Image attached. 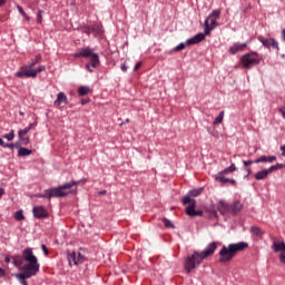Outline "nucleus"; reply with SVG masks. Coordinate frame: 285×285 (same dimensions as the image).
I'll list each match as a JSON object with an SVG mask.
<instances>
[{
	"instance_id": "nucleus-1",
	"label": "nucleus",
	"mask_w": 285,
	"mask_h": 285,
	"mask_svg": "<svg viewBox=\"0 0 285 285\" xmlns=\"http://www.w3.org/2000/svg\"><path fill=\"white\" fill-rule=\"evenodd\" d=\"M82 181H86V179L71 180L69 183H65L63 185H59L58 187L45 189L43 193L37 194L36 197H38L39 199H55L59 197H68L70 193L66 190H70V188L75 186H79V184H82Z\"/></svg>"
},
{
	"instance_id": "nucleus-2",
	"label": "nucleus",
	"mask_w": 285,
	"mask_h": 285,
	"mask_svg": "<svg viewBox=\"0 0 285 285\" xmlns=\"http://www.w3.org/2000/svg\"><path fill=\"white\" fill-rule=\"evenodd\" d=\"M248 248V243L246 242H238V243H232L228 246L223 245L222 249L219 250V259L220 263L230 262L237 255L238 253H242V250H246Z\"/></svg>"
},
{
	"instance_id": "nucleus-3",
	"label": "nucleus",
	"mask_w": 285,
	"mask_h": 285,
	"mask_svg": "<svg viewBox=\"0 0 285 285\" xmlns=\"http://www.w3.org/2000/svg\"><path fill=\"white\" fill-rule=\"evenodd\" d=\"M76 59L83 57L88 59L90 57L89 62L86 63L85 68L88 72H95V68H99L101 60L99 59V53L95 52V49L90 47L81 48L78 52L73 55Z\"/></svg>"
},
{
	"instance_id": "nucleus-4",
	"label": "nucleus",
	"mask_w": 285,
	"mask_h": 285,
	"mask_svg": "<svg viewBox=\"0 0 285 285\" xmlns=\"http://www.w3.org/2000/svg\"><path fill=\"white\" fill-rule=\"evenodd\" d=\"M219 17H222V9H215L205 19L204 33L206 36L210 35V32H213V30H215V28L219 26V23H217V20L219 19Z\"/></svg>"
},
{
	"instance_id": "nucleus-5",
	"label": "nucleus",
	"mask_w": 285,
	"mask_h": 285,
	"mask_svg": "<svg viewBox=\"0 0 285 285\" xmlns=\"http://www.w3.org/2000/svg\"><path fill=\"white\" fill-rule=\"evenodd\" d=\"M204 262V258L202 257V254L199 252H194L193 255H189L185 259V271L186 273H190L191 271H195L199 264Z\"/></svg>"
},
{
	"instance_id": "nucleus-6",
	"label": "nucleus",
	"mask_w": 285,
	"mask_h": 285,
	"mask_svg": "<svg viewBox=\"0 0 285 285\" xmlns=\"http://www.w3.org/2000/svg\"><path fill=\"white\" fill-rule=\"evenodd\" d=\"M235 170H237V167L235 166V163H233L229 167L215 174L214 179L216 181H219L220 184H228V181H230V184H233V186H235L237 184V181L235 179L224 177V175H229L230 173H235Z\"/></svg>"
},
{
	"instance_id": "nucleus-7",
	"label": "nucleus",
	"mask_w": 285,
	"mask_h": 285,
	"mask_svg": "<svg viewBox=\"0 0 285 285\" xmlns=\"http://www.w3.org/2000/svg\"><path fill=\"white\" fill-rule=\"evenodd\" d=\"M240 63H242L243 68L250 70V68H253V66H259L261 60L257 57H253L252 53H245L240 58Z\"/></svg>"
},
{
	"instance_id": "nucleus-8",
	"label": "nucleus",
	"mask_w": 285,
	"mask_h": 285,
	"mask_svg": "<svg viewBox=\"0 0 285 285\" xmlns=\"http://www.w3.org/2000/svg\"><path fill=\"white\" fill-rule=\"evenodd\" d=\"M16 77L19 79H23V77L36 79L37 72H35V69L30 67L29 65L22 66L18 72H16Z\"/></svg>"
},
{
	"instance_id": "nucleus-9",
	"label": "nucleus",
	"mask_w": 285,
	"mask_h": 285,
	"mask_svg": "<svg viewBox=\"0 0 285 285\" xmlns=\"http://www.w3.org/2000/svg\"><path fill=\"white\" fill-rule=\"evenodd\" d=\"M257 39L264 48H267V50H271V47L275 48V50H279V42H277L275 38H264V36H258Z\"/></svg>"
},
{
	"instance_id": "nucleus-10",
	"label": "nucleus",
	"mask_w": 285,
	"mask_h": 285,
	"mask_svg": "<svg viewBox=\"0 0 285 285\" xmlns=\"http://www.w3.org/2000/svg\"><path fill=\"white\" fill-rule=\"evenodd\" d=\"M40 265L39 263H28L22 266V273H26L29 275V277H35L37 273L39 272Z\"/></svg>"
},
{
	"instance_id": "nucleus-11",
	"label": "nucleus",
	"mask_w": 285,
	"mask_h": 285,
	"mask_svg": "<svg viewBox=\"0 0 285 285\" xmlns=\"http://www.w3.org/2000/svg\"><path fill=\"white\" fill-rule=\"evenodd\" d=\"M22 257H23L24 262H28V264H39L37 256H35V253L32 252V248H30V247H27L23 249Z\"/></svg>"
},
{
	"instance_id": "nucleus-12",
	"label": "nucleus",
	"mask_w": 285,
	"mask_h": 285,
	"mask_svg": "<svg viewBox=\"0 0 285 285\" xmlns=\"http://www.w3.org/2000/svg\"><path fill=\"white\" fill-rule=\"evenodd\" d=\"M215 250H217V242L209 243L203 252H200V256L203 259L206 257H210V255H215Z\"/></svg>"
},
{
	"instance_id": "nucleus-13",
	"label": "nucleus",
	"mask_w": 285,
	"mask_h": 285,
	"mask_svg": "<svg viewBox=\"0 0 285 285\" xmlns=\"http://www.w3.org/2000/svg\"><path fill=\"white\" fill-rule=\"evenodd\" d=\"M206 33H197L194 37L187 39L185 41V45L188 46H197V43H202V41H204L206 39Z\"/></svg>"
},
{
	"instance_id": "nucleus-14",
	"label": "nucleus",
	"mask_w": 285,
	"mask_h": 285,
	"mask_svg": "<svg viewBox=\"0 0 285 285\" xmlns=\"http://www.w3.org/2000/svg\"><path fill=\"white\" fill-rule=\"evenodd\" d=\"M248 46V42H235L229 47V55H237V52H244V49Z\"/></svg>"
},
{
	"instance_id": "nucleus-15",
	"label": "nucleus",
	"mask_w": 285,
	"mask_h": 285,
	"mask_svg": "<svg viewBox=\"0 0 285 285\" xmlns=\"http://www.w3.org/2000/svg\"><path fill=\"white\" fill-rule=\"evenodd\" d=\"M33 217L36 219H43L45 217H48V210L43 206H35L32 208Z\"/></svg>"
},
{
	"instance_id": "nucleus-16",
	"label": "nucleus",
	"mask_w": 285,
	"mask_h": 285,
	"mask_svg": "<svg viewBox=\"0 0 285 285\" xmlns=\"http://www.w3.org/2000/svg\"><path fill=\"white\" fill-rule=\"evenodd\" d=\"M216 208L220 215H230V204H227L224 200H219L216 205Z\"/></svg>"
},
{
	"instance_id": "nucleus-17",
	"label": "nucleus",
	"mask_w": 285,
	"mask_h": 285,
	"mask_svg": "<svg viewBox=\"0 0 285 285\" xmlns=\"http://www.w3.org/2000/svg\"><path fill=\"white\" fill-rule=\"evenodd\" d=\"M273 161H277V156H261L254 160V164H273Z\"/></svg>"
},
{
	"instance_id": "nucleus-18",
	"label": "nucleus",
	"mask_w": 285,
	"mask_h": 285,
	"mask_svg": "<svg viewBox=\"0 0 285 285\" xmlns=\"http://www.w3.org/2000/svg\"><path fill=\"white\" fill-rule=\"evenodd\" d=\"M69 266H77L81 264V258H77V252H71L68 254Z\"/></svg>"
},
{
	"instance_id": "nucleus-19",
	"label": "nucleus",
	"mask_w": 285,
	"mask_h": 285,
	"mask_svg": "<svg viewBox=\"0 0 285 285\" xmlns=\"http://www.w3.org/2000/svg\"><path fill=\"white\" fill-rule=\"evenodd\" d=\"M243 208V205L240 202H235L233 204H229V215H237Z\"/></svg>"
},
{
	"instance_id": "nucleus-20",
	"label": "nucleus",
	"mask_w": 285,
	"mask_h": 285,
	"mask_svg": "<svg viewBox=\"0 0 285 285\" xmlns=\"http://www.w3.org/2000/svg\"><path fill=\"white\" fill-rule=\"evenodd\" d=\"M61 104L68 105V96L63 91H60L55 100V106H61Z\"/></svg>"
},
{
	"instance_id": "nucleus-21",
	"label": "nucleus",
	"mask_w": 285,
	"mask_h": 285,
	"mask_svg": "<svg viewBox=\"0 0 285 285\" xmlns=\"http://www.w3.org/2000/svg\"><path fill=\"white\" fill-rule=\"evenodd\" d=\"M274 253H285V243L284 242H274L272 245Z\"/></svg>"
},
{
	"instance_id": "nucleus-22",
	"label": "nucleus",
	"mask_w": 285,
	"mask_h": 285,
	"mask_svg": "<svg viewBox=\"0 0 285 285\" xmlns=\"http://www.w3.org/2000/svg\"><path fill=\"white\" fill-rule=\"evenodd\" d=\"M268 177V171L266 169L259 170L254 175L256 181H262Z\"/></svg>"
},
{
	"instance_id": "nucleus-23",
	"label": "nucleus",
	"mask_w": 285,
	"mask_h": 285,
	"mask_svg": "<svg viewBox=\"0 0 285 285\" xmlns=\"http://www.w3.org/2000/svg\"><path fill=\"white\" fill-rule=\"evenodd\" d=\"M249 232L254 237H262L265 234V232L257 226H252Z\"/></svg>"
},
{
	"instance_id": "nucleus-24",
	"label": "nucleus",
	"mask_w": 285,
	"mask_h": 285,
	"mask_svg": "<svg viewBox=\"0 0 285 285\" xmlns=\"http://www.w3.org/2000/svg\"><path fill=\"white\" fill-rule=\"evenodd\" d=\"M91 27H92L95 37H101V35H104V27L101 24L95 23Z\"/></svg>"
},
{
	"instance_id": "nucleus-25",
	"label": "nucleus",
	"mask_w": 285,
	"mask_h": 285,
	"mask_svg": "<svg viewBox=\"0 0 285 285\" xmlns=\"http://www.w3.org/2000/svg\"><path fill=\"white\" fill-rule=\"evenodd\" d=\"M195 206H197V202H191L186 208V215L189 217H195Z\"/></svg>"
},
{
	"instance_id": "nucleus-26",
	"label": "nucleus",
	"mask_w": 285,
	"mask_h": 285,
	"mask_svg": "<svg viewBox=\"0 0 285 285\" xmlns=\"http://www.w3.org/2000/svg\"><path fill=\"white\" fill-rule=\"evenodd\" d=\"M32 155V149H28L26 147H20L18 150V157H29Z\"/></svg>"
},
{
	"instance_id": "nucleus-27",
	"label": "nucleus",
	"mask_w": 285,
	"mask_h": 285,
	"mask_svg": "<svg viewBox=\"0 0 285 285\" xmlns=\"http://www.w3.org/2000/svg\"><path fill=\"white\" fill-rule=\"evenodd\" d=\"M35 126H37V122H31V124H29V126L26 127L24 129H20V130L18 131V137H21V135H26L27 132L31 131L32 128H35Z\"/></svg>"
},
{
	"instance_id": "nucleus-28",
	"label": "nucleus",
	"mask_w": 285,
	"mask_h": 285,
	"mask_svg": "<svg viewBox=\"0 0 285 285\" xmlns=\"http://www.w3.org/2000/svg\"><path fill=\"white\" fill-rule=\"evenodd\" d=\"M13 218L16 222H23L26 219V216L23 215V209H19L13 214Z\"/></svg>"
},
{
	"instance_id": "nucleus-29",
	"label": "nucleus",
	"mask_w": 285,
	"mask_h": 285,
	"mask_svg": "<svg viewBox=\"0 0 285 285\" xmlns=\"http://www.w3.org/2000/svg\"><path fill=\"white\" fill-rule=\"evenodd\" d=\"M88 92H90V87H88V86H81L78 88V95L80 97H86V95H88Z\"/></svg>"
},
{
	"instance_id": "nucleus-30",
	"label": "nucleus",
	"mask_w": 285,
	"mask_h": 285,
	"mask_svg": "<svg viewBox=\"0 0 285 285\" xmlns=\"http://www.w3.org/2000/svg\"><path fill=\"white\" fill-rule=\"evenodd\" d=\"M282 168H284V164H276L265 170L267 171L268 175H271V173H275V170H279Z\"/></svg>"
},
{
	"instance_id": "nucleus-31",
	"label": "nucleus",
	"mask_w": 285,
	"mask_h": 285,
	"mask_svg": "<svg viewBox=\"0 0 285 285\" xmlns=\"http://www.w3.org/2000/svg\"><path fill=\"white\" fill-rule=\"evenodd\" d=\"M41 59V55H37L27 66H29L30 68H35V66H37V63H39Z\"/></svg>"
},
{
	"instance_id": "nucleus-32",
	"label": "nucleus",
	"mask_w": 285,
	"mask_h": 285,
	"mask_svg": "<svg viewBox=\"0 0 285 285\" xmlns=\"http://www.w3.org/2000/svg\"><path fill=\"white\" fill-rule=\"evenodd\" d=\"M2 139H7V141H13L14 140V129H11L8 134H3Z\"/></svg>"
},
{
	"instance_id": "nucleus-33",
	"label": "nucleus",
	"mask_w": 285,
	"mask_h": 285,
	"mask_svg": "<svg viewBox=\"0 0 285 285\" xmlns=\"http://www.w3.org/2000/svg\"><path fill=\"white\" fill-rule=\"evenodd\" d=\"M202 190H204V188L191 189L188 191V195L189 197H199V195H202Z\"/></svg>"
},
{
	"instance_id": "nucleus-34",
	"label": "nucleus",
	"mask_w": 285,
	"mask_h": 285,
	"mask_svg": "<svg viewBox=\"0 0 285 285\" xmlns=\"http://www.w3.org/2000/svg\"><path fill=\"white\" fill-rule=\"evenodd\" d=\"M224 121V111H220L219 115L214 120V126H219Z\"/></svg>"
},
{
	"instance_id": "nucleus-35",
	"label": "nucleus",
	"mask_w": 285,
	"mask_h": 285,
	"mask_svg": "<svg viewBox=\"0 0 285 285\" xmlns=\"http://www.w3.org/2000/svg\"><path fill=\"white\" fill-rule=\"evenodd\" d=\"M190 197L191 196L188 194L183 197V199H181L183 206H186L187 204L190 205V204H193V202H196L195 199H190Z\"/></svg>"
},
{
	"instance_id": "nucleus-36",
	"label": "nucleus",
	"mask_w": 285,
	"mask_h": 285,
	"mask_svg": "<svg viewBox=\"0 0 285 285\" xmlns=\"http://www.w3.org/2000/svg\"><path fill=\"white\" fill-rule=\"evenodd\" d=\"M16 277H18L20 282H26V279H30V274L22 272V274H16Z\"/></svg>"
},
{
	"instance_id": "nucleus-37",
	"label": "nucleus",
	"mask_w": 285,
	"mask_h": 285,
	"mask_svg": "<svg viewBox=\"0 0 285 285\" xmlns=\"http://www.w3.org/2000/svg\"><path fill=\"white\" fill-rule=\"evenodd\" d=\"M18 139L22 146H28V144H30V137H26V135H21V137H18Z\"/></svg>"
},
{
	"instance_id": "nucleus-38",
	"label": "nucleus",
	"mask_w": 285,
	"mask_h": 285,
	"mask_svg": "<svg viewBox=\"0 0 285 285\" xmlns=\"http://www.w3.org/2000/svg\"><path fill=\"white\" fill-rule=\"evenodd\" d=\"M186 47H187L186 42H180L173 50H170L169 53L170 52H179V50H184V48H186Z\"/></svg>"
},
{
	"instance_id": "nucleus-39",
	"label": "nucleus",
	"mask_w": 285,
	"mask_h": 285,
	"mask_svg": "<svg viewBox=\"0 0 285 285\" xmlns=\"http://www.w3.org/2000/svg\"><path fill=\"white\" fill-rule=\"evenodd\" d=\"M163 223L165 225V228H175V225H173V222L168 218H163Z\"/></svg>"
},
{
	"instance_id": "nucleus-40",
	"label": "nucleus",
	"mask_w": 285,
	"mask_h": 285,
	"mask_svg": "<svg viewBox=\"0 0 285 285\" xmlns=\"http://www.w3.org/2000/svg\"><path fill=\"white\" fill-rule=\"evenodd\" d=\"M37 23H43V10H39L37 13Z\"/></svg>"
},
{
	"instance_id": "nucleus-41",
	"label": "nucleus",
	"mask_w": 285,
	"mask_h": 285,
	"mask_svg": "<svg viewBox=\"0 0 285 285\" xmlns=\"http://www.w3.org/2000/svg\"><path fill=\"white\" fill-rule=\"evenodd\" d=\"M83 32L85 35H88V37H90V35H95V31L92 30V26L85 27Z\"/></svg>"
},
{
	"instance_id": "nucleus-42",
	"label": "nucleus",
	"mask_w": 285,
	"mask_h": 285,
	"mask_svg": "<svg viewBox=\"0 0 285 285\" xmlns=\"http://www.w3.org/2000/svg\"><path fill=\"white\" fill-rule=\"evenodd\" d=\"M2 148H9L10 150H14V144L3 141Z\"/></svg>"
},
{
	"instance_id": "nucleus-43",
	"label": "nucleus",
	"mask_w": 285,
	"mask_h": 285,
	"mask_svg": "<svg viewBox=\"0 0 285 285\" xmlns=\"http://www.w3.org/2000/svg\"><path fill=\"white\" fill-rule=\"evenodd\" d=\"M46 70V66H39L38 68L33 69V72H36V77L39 72H43Z\"/></svg>"
},
{
	"instance_id": "nucleus-44",
	"label": "nucleus",
	"mask_w": 285,
	"mask_h": 285,
	"mask_svg": "<svg viewBox=\"0 0 285 285\" xmlns=\"http://www.w3.org/2000/svg\"><path fill=\"white\" fill-rule=\"evenodd\" d=\"M17 10L22 17H26V11L23 10V7L17 6Z\"/></svg>"
},
{
	"instance_id": "nucleus-45",
	"label": "nucleus",
	"mask_w": 285,
	"mask_h": 285,
	"mask_svg": "<svg viewBox=\"0 0 285 285\" xmlns=\"http://www.w3.org/2000/svg\"><path fill=\"white\" fill-rule=\"evenodd\" d=\"M120 70H122V72H128V65H126V62H124V63L120 66Z\"/></svg>"
},
{
	"instance_id": "nucleus-46",
	"label": "nucleus",
	"mask_w": 285,
	"mask_h": 285,
	"mask_svg": "<svg viewBox=\"0 0 285 285\" xmlns=\"http://www.w3.org/2000/svg\"><path fill=\"white\" fill-rule=\"evenodd\" d=\"M244 166H250L252 164H255V160H243Z\"/></svg>"
},
{
	"instance_id": "nucleus-47",
	"label": "nucleus",
	"mask_w": 285,
	"mask_h": 285,
	"mask_svg": "<svg viewBox=\"0 0 285 285\" xmlns=\"http://www.w3.org/2000/svg\"><path fill=\"white\" fill-rule=\"evenodd\" d=\"M278 112H281L283 119H285V106H284V107H281V108L278 109Z\"/></svg>"
},
{
	"instance_id": "nucleus-48",
	"label": "nucleus",
	"mask_w": 285,
	"mask_h": 285,
	"mask_svg": "<svg viewBox=\"0 0 285 285\" xmlns=\"http://www.w3.org/2000/svg\"><path fill=\"white\" fill-rule=\"evenodd\" d=\"M41 249L45 253L46 256H48L49 252H48V247H46V245H41Z\"/></svg>"
},
{
	"instance_id": "nucleus-49",
	"label": "nucleus",
	"mask_w": 285,
	"mask_h": 285,
	"mask_svg": "<svg viewBox=\"0 0 285 285\" xmlns=\"http://www.w3.org/2000/svg\"><path fill=\"white\" fill-rule=\"evenodd\" d=\"M76 255H77V259H80V264H82V262H83V255H81V253H76Z\"/></svg>"
},
{
	"instance_id": "nucleus-50",
	"label": "nucleus",
	"mask_w": 285,
	"mask_h": 285,
	"mask_svg": "<svg viewBox=\"0 0 285 285\" xmlns=\"http://www.w3.org/2000/svg\"><path fill=\"white\" fill-rule=\"evenodd\" d=\"M202 215H204V212L196 210L195 214H194V217H202Z\"/></svg>"
},
{
	"instance_id": "nucleus-51",
	"label": "nucleus",
	"mask_w": 285,
	"mask_h": 285,
	"mask_svg": "<svg viewBox=\"0 0 285 285\" xmlns=\"http://www.w3.org/2000/svg\"><path fill=\"white\" fill-rule=\"evenodd\" d=\"M139 68H141V62H137L134 67V71L139 70Z\"/></svg>"
},
{
	"instance_id": "nucleus-52",
	"label": "nucleus",
	"mask_w": 285,
	"mask_h": 285,
	"mask_svg": "<svg viewBox=\"0 0 285 285\" xmlns=\"http://www.w3.org/2000/svg\"><path fill=\"white\" fill-rule=\"evenodd\" d=\"M247 55H252V57H256V59L259 57V53L256 51L248 52Z\"/></svg>"
},
{
	"instance_id": "nucleus-53",
	"label": "nucleus",
	"mask_w": 285,
	"mask_h": 285,
	"mask_svg": "<svg viewBox=\"0 0 285 285\" xmlns=\"http://www.w3.org/2000/svg\"><path fill=\"white\" fill-rule=\"evenodd\" d=\"M3 195H6V190L2 187H0V199L3 197Z\"/></svg>"
},
{
	"instance_id": "nucleus-54",
	"label": "nucleus",
	"mask_w": 285,
	"mask_h": 285,
	"mask_svg": "<svg viewBox=\"0 0 285 285\" xmlns=\"http://www.w3.org/2000/svg\"><path fill=\"white\" fill-rule=\"evenodd\" d=\"M13 146H14V148H21V147H19V146H21V142L18 140V141L13 142Z\"/></svg>"
},
{
	"instance_id": "nucleus-55",
	"label": "nucleus",
	"mask_w": 285,
	"mask_h": 285,
	"mask_svg": "<svg viewBox=\"0 0 285 285\" xmlns=\"http://www.w3.org/2000/svg\"><path fill=\"white\" fill-rule=\"evenodd\" d=\"M23 264V262L21 261H14V266H21Z\"/></svg>"
},
{
	"instance_id": "nucleus-56",
	"label": "nucleus",
	"mask_w": 285,
	"mask_h": 285,
	"mask_svg": "<svg viewBox=\"0 0 285 285\" xmlns=\"http://www.w3.org/2000/svg\"><path fill=\"white\" fill-rule=\"evenodd\" d=\"M7 1L8 0H0V8H1V6H6Z\"/></svg>"
},
{
	"instance_id": "nucleus-57",
	"label": "nucleus",
	"mask_w": 285,
	"mask_h": 285,
	"mask_svg": "<svg viewBox=\"0 0 285 285\" xmlns=\"http://www.w3.org/2000/svg\"><path fill=\"white\" fill-rule=\"evenodd\" d=\"M245 170H246L247 177H248V175H250L252 170H250V168H245Z\"/></svg>"
},
{
	"instance_id": "nucleus-58",
	"label": "nucleus",
	"mask_w": 285,
	"mask_h": 285,
	"mask_svg": "<svg viewBox=\"0 0 285 285\" xmlns=\"http://www.w3.org/2000/svg\"><path fill=\"white\" fill-rule=\"evenodd\" d=\"M86 104H88V100H81V106H86Z\"/></svg>"
},
{
	"instance_id": "nucleus-59",
	"label": "nucleus",
	"mask_w": 285,
	"mask_h": 285,
	"mask_svg": "<svg viewBox=\"0 0 285 285\" xmlns=\"http://www.w3.org/2000/svg\"><path fill=\"white\" fill-rule=\"evenodd\" d=\"M20 284H21V285H28V282H26V281H20Z\"/></svg>"
},
{
	"instance_id": "nucleus-60",
	"label": "nucleus",
	"mask_w": 285,
	"mask_h": 285,
	"mask_svg": "<svg viewBox=\"0 0 285 285\" xmlns=\"http://www.w3.org/2000/svg\"><path fill=\"white\" fill-rule=\"evenodd\" d=\"M4 271L0 267V277L3 275Z\"/></svg>"
},
{
	"instance_id": "nucleus-61",
	"label": "nucleus",
	"mask_w": 285,
	"mask_h": 285,
	"mask_svg": "<svg viewBox=\"0 0 285 285\" xmlns=\"http://www.w3.org/2000/svg\"><path fill=\"white\" fill-rule=\"evenodd\" d=\"M4 262H6L7 264H10V258L6 257V258H4Z\"/></svg>"
},
{
	"instance_id": "nucleus-62",
	"label": "nucleus",
	"mask_w": 285,
	"mask_h": 285,
	"mask_svg": "<svg viewBox=\"0 0 285 285\" xmlns=\"http://www.w3.org/2000/svg\"><path fill=\"white\" fill-rule=\"evenodd\" d=\"M106 190H101V191H99V195H106Z\"/></svg>"
},
{
	"instance_id": "nucleus-63",
	"label": "nucleus",
	"mask_w": 285,
	"mask_h": 285,
	"mask_svg": "<svg viewBox=\"0 0 285 285\" xmlns=\"http://www.w3.org/2000/svg\"><path fill=\"white\" fill-rule=\"evenodd\" d=\"M24 19H27V21H30V18L28 17V14L26 13V16H23Z\"/></svg>"
},
{
	"instance_id": "nucleus-64",
	"label": "nucleus",
	"mask_w": 285,
	"mask_h": 285,
	"mask_svg": "<svg viewBox=\"0 0 285 285\" xmlns=\"http://www.w3.org/2000/svg\"><path fill=\"white\" fill-rule=\"evenodd\" d=\"M0 146L3 147V138H0Z\"/></svg>"
}]
</instances>
